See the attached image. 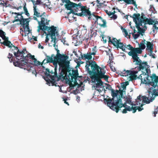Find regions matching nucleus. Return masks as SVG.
Returning <instances> with one entry per match:
<instances>
[{"label":"nucleus","mask_w":158,"mask_h":158,"mask_svg":"<svg viewBox=\"0 0 158 158\" xmlns=\"http://www.w3.org/2000/svg\"><path fill=\"white\" fill-rule=\"evenodd\" d=\"M29 72H32L33 74H34L35 76L37 73H42V72L44 73V76H42L43 78L45 80L47 84L50 85L51 84L52 86H56L55 84L56 80L58 78V77L57 74V70H45V71H43V70H27Z\"/></svg>","instance_id":"obj_1"},{"label":"nucleus","mask_w":158,"mask_h":158,"mask_svg":"<svg viewBox=\"0 0 158 158\" xmlns=\"http://www.w3.org/2000/svg\"><path fill=\"white\" fill-rule=\"evenodd\" d=\"M60 75H59L58 78L57 79L59 80V79L62 78L65 80L69 82V84L73 82V79H79L83 81V77L81 76H79L78 70H61Z\"/></svg>","instance_id":"obj_2"},{"label":"nucleus","mask_w":158,"mask_h":158,"mask_svg":"<svg viewBox=\"0 0 158 158\" xmlns=\"http://www.w3.org/2000/svg\"><path fill=\"white\" fill-rule=\"evenodd\" d=\"M150 70H145L146 73L142 71V73L137 78L141 80L142 83L149 85L154 87H158V76H156L155 74L149 76L148 72Z\"/></svg>","instance_id":"obj_3"},{"label":"nucleus","mask_w":158,"mask_h":158,"mask_svg":"<svg viewBox=\"0 0 158 158\" xmlns=\"http://www.w3.org/2000/svg\"><path fill=\"white\" fill-rule=\"evenodd\" d=\"M155 87H151L148 90V94L147 97L145 96H141L139 95L137 98L136 100V104L138 105V102L139 104H140V102L142 100V102H143L146 103L148 104L151 102H152L155 99V98L156 96H158V90L155 89Z\"/></svg>","instance_id":"obj_4"},{"label":"nucleus","mask_w":158,"mask_h":158,"mask_svg":"<svg viewBox=\"0 0 158 158\" xmlns=\"http://www.w3.org/2000/svg\"><path fill=\"white\" fill-rule=\"evenodd\" d=\"M111 95L113 98L111 99L105 98L104 101L106 102L107 106L114 111H115L119 103L120 99L118 98V96L117 93H115L113 89H111Z\"/></svg>","instance_id":"obj_5"},{"label":"nucleus","mask_w":158,"mask_h":158,"mask_svg":"<svg viewBox=\"0 0 158 158\" xmlns=\"http://www.w3.org/2000/svg\"><path fill=\"white\" fill-rule=\"evenodd\" d=\"M41 20L40 21H38V23L39 25L38 29V31L40 32V30H42L43 31H48L50 32L51 31L52 34L54 32L55 28L54 26L51 27H48L45 25V19L43 17H41Z\"/></svg>","instance_id":"obj_6"},{"label":"nucleus","mask_w":158,"mask_h":158,"mask_svg":"<svg viewBox=\"0 0 158 158\" xmlns=\"http://www.w3.org/2000/svg\"><path fill=\"white\" fill-rule=\"evenodd\" d=\"M69 57L66 55L61 58H59V69H74L73 68L70 67L69 61L67 60Z\"/></svg>","instance_id":"obj_7"},{"label":"nucleus","mask_w":158,"mask_h":158,"mask_svg":"<svg viewBox=\"0 0 158 158\" xmlns=\"http://www.w3.org/2000/svg\"><path fill=\"white\" fill-rule=\"evenodd\" d=\"M25 53L24 51H19L18 60L16 62H14V65L15 66L19 67L21 68H23L22 66L26 65L27 62L25 61V60L23 59L25 56H24Z\"/></svg>","instance_id":"obj_8"},{"label":"nucleus","mask_w":158,"mask_h":158,"mask_svg":"<svg viewBox=\"0 0 158 158\" xmlns=\"http://www.w3.org/2000/svg\"><path fill=\"white\" fill-rule=\"evenodd\" d=\"M91 78L94 81L101 79V76L102 70H87Z\"/></svg>","instance_id":"obj_9"},{"label":"nucleus","mask_w":158,"mask_h":158,"mask_svg":"<svg viewBox=\"0 0 158 158\" xmlns=\"http://www.w3.org/2000/svg\"><path fill=\"white\" fill-rule=\"evenodd\" d=\"M101 67H100L98 66L95 61L91 60L86 61L85 67L86 69H90L89 68V66H90L91 69H104L105 68L107 69V66H104L101 65Z\"/></svg>","instance_id":"obj_10"},{"label":"nucleus","mask_w":158,"mask_h":158,"mask_svg":"<svg viewBox=\"0 0 158 158\" xmlns=\"http://www.w3.org/2000/svg\"><path fill=\"white\" fill-rule=\"evenodd\" d=\"M125 102L124 103L122 102L119 103L118 105L115 112L116 113H118L119 110H120V108L122 107H124L125 109L126 108L129 106L127 105L126 104L128 103L131 105H133V103L132 102L131 97L130 95H128L127 96H125Z\"/></svg>","instance_id":"obj_11"},{"label":"nucleus","mask_w":158,"mask_h":158,"mask_svg":"<svg viewBox=\"0 0 158 158\" xmlns=\"http://www.w3.org/2000/svg\"><path fill=\"white\" fill-rule=\"evenodd\" d=\"M48 31V33H46L45 31H44V33L46 34V39L45 40V41L46 43H47L49 40V38L48 37V35H50V37H51V38L52 39V41H54V44H53L54 47H55L57 41H58V40L56 38V35L57 36L58 35L57 31H56V28H55V30L54 32H53V34H52L51 31Z\"/></svg>","instance_id":"obj_12"},{"label":"nucleus","mask_w":158,"mask_h":158,"mask_svg":"<svg viewBox=\"0 0 158 158\" xmlns=\"http://www.w3.org/2000/svg\"><path fill=\"white\" fill-rule=\"evenodd\" d=\"M133 15V16L130 17L133 18V21L135 24H139L141 26H143L142 23H144L146 19L143 16H140V15L139 13L134 14Z\"/></svg>","instance_id":"obj_13"},{"label":"nucleus","mask_w":158,"mask_h":158,"mask_svg":"<svg viewBox=\"0 0 158 158\" xmlns=\"http://www.w3.org/2000/svg\"><path fill=\"white\" fill-rule=\"evenodd\" d=\"M29 59L32 60L30 61L31 62V64L33 65L38 66L40 65V62L37 60V59L35 58L34 55H32L30 53L27 54L23 58V59L25 60V61L27 62L26 64H27Z\"/></svg>","instance_id":"obj_14"},{"label":"nucleus","mask_w":158,"mask_h":158,"mask_svg":"<svg viewBox=\"0 0 158 158\" xmlns=\"http://www.w3.org/2000/svg\"><path fill=\"white\" fill-rule=\"evenodd\" d=\"M142 49L139 48H134L133 47L131 51L129 52L128 55L132 57L133 60L139 59V57H138L137 54H141L142 52Z\"/></svg>","instance_id":"obj_15"},{"label":"nucleus","mask_w":158,"mask_h":158,"mask_svg":"<svg viewBox=\"0 0 158 158\" xmlns=\"http://www.w3.org/2000/svg\"><path fill=\"white\" fill-rule=\"evenodd\" d=\"M136 62V64L139 65V67L138 69H149L150 66L148 64L146 61L143 62L139 58L134 60L133 62Z\"/></svg>","instance_id":"obj_16"},{"label":"nucleus","mask_w":158,"mask_h":158,"mask_svg":"<svg viewBox=\"0 0 158 158\" xmlns=\"http://www.w3.org/2000/svg\"><path fill=\"white\" fill-rule=\"evenodd\" d=\"M95 24H97L99 25L101 27L103 28H106L107 27L106 22L105 19L100 16L98 17L96 19V21L94 22Z\"/></svg>","instance_id":"obj_17"},{"label":"nucleus","mask_w":158,"mask_h":158,"mask_svg":"<svg viewBox=\"0 0 158 158\" xmlns=\"http://www.w3.org/2000/svg\"><path fill=\"white\" fill-rule=\"evenodd\" d=\"M143 108H141L139 106L133 107V106L131 107L128 106L125 109H123L122 111V112L123 114H126L127 112V111H130L132 110L133 113H135L136 112L137 110H138L139 111H140L143 110Z\"/></svg>","instance_id":"obj_18"},{"label":"nucleus","mask_w":158,"mask_h":158,"mask_svg":"<svg viewBox=\"0 0 158 158\" xmlns=\"http://www.w3.org/2000/svg\"><path fill=\"white\" fill-rule=\"evenodd\" d=\"M81 13H77L75 14L80 16H84L87 15L89 16L91 13V12L89 10L86 8L85 6H82V9H81Z\"/></svg>","instance_id":"obj_19"},{"label":"nucleus","mask_w":158,"mask_h":158,"mask_svg":"<svg viewBox=\"0 0 158 158\" xmlns=\"http://www.w3.org/2000/svg\"><path fill=\"white\" fill-rule=\"evenodd\" d=\"M76 81L74 79H73V81L74 84H73L71 83H70V84H69L70 86L71 87H73L74 86H77L78 87L83 86L82 85H83V82H87V80H84L83 81H82L81 80V79H76Z\"/></svg>","instance_id":"obj_20"},{"label":"nucleus","mask_w":158,"mask_h":158,"mask_svg":"<svg viewBox=\"0 0 158 158\" xmlns=\"http://www.w3.org/2000/svg\"><path fill=\"white\" fill-rule=\"evenodd\" d=\"M71 4L70 6H71V7H72L73 8L76 12H78V11H81V9H82V6L80 3L77 4L76 3L72 2L70 3Z\"/></svg>","instance_id":"obj_21"},{"label":"nucleus","mask_w":158,"mask_h":158,"mask_svg":"<svg viewBox=\"0 0 158 158\" xmlns=\"http://www.w3.org/2000/svg\"><path fill=\"white\" fill-rule=\"evenodd\" d=\"M10 48V49L11 50V52L13 53L17 60H18L19 53V50L18 49V48L17 47H15L14 45H12V48Z\"/></svg>","instance_id":"obj_22"},{"label":"nucleus","mask_w":158,"mask_h":158,"mask_svg":"<svg viewBox=\"0 0 158 158\" xmlns=\"http://www.w3.org/2000/svg\"><path fill=\"white\" fill-rule=\"evenodd\" d=\"M113 72H116L117 73L119 74L121 76H128V74H129V70H123L122 72H120V73H119V72L118 70H112Z\"/></svg>","instance_id":"obj_23"},{"label":"nucleus","mask_w":158,"mask_h":158,"mask_svg":"<svg viewBox=\"0 0 158 158\" xmlns=\"http://www.w3.org/2000/svg\"><path fill=\"white\" fill-rule=\"evenodd\" d=\"M46 58L44 59L43 60V62L44 61H46V63H52L53 62L54 59L55 55L54 54H52L51 55V56H49L46 55Z\"/></svg>","instance_id":"obj_24"},{"label":"nucleus","mask_w":158,"mask_h":158,"mask_svg":"<svg viewBox=\"0 0 158 158\" xmlns=\"http://www.w3.org/2000/svg\"><path fill=\"white\" fill-rule=\"evenodd\" d=\"M81 57L82 59L83 60H91L92 59V54L90 53V52H88L86 54H83V55L81 54Z\"/></svg>","instance_id":"obj_25"},{"label":"nucleus","mask_w":158,"mask_h":158,"mask_svg":"<svg viewBox=\"0 0 158 158\" xmlns=\"http://www.w3.org/2000/svg\"><path fill=\"white\" fill-rule=\"evenodd\" d=\"M154 23V21L152 19L146 18L143 27L145 29V30H146L147 29V27L146 26V24L147 23L149 25H152Z\"/></svg>","instance_id":"obj_26"},{"label":"nucleus","mask_w":158,"mask_h":158,"mask_svg":"<svg viewBox=\"0 0 158 158\" xmlns=\"http://www.w3.org/2000/svg\"><path fill=\"white\" fill-rule=\"evenodd\" d=\"M30 18H28L27 19H24L23 20H21L20 21V24L23 26V27L24 29H25L26 27H28V25H29V19Z\"/></svg>","instance_id":"obj_27"},{"label":"nucleus","mask_w":158,"mask_h":158,"mask_svg":"<svg viewBox=\"0 0 158 158\" xmlns=\"http://www.w3.org/2000/svg\"><path fill=\"white\" fill-rule=\"evenodd\" d=\"M120 39H119L118 40H117L116 38H113L112 40H111L110 37H109V42L110 43V42L112 43L113 45L116 47L117 48H118L117 46L116 45V44H118V43H121L120 42Z\"/></svg>","instance_id":"obj_28"},{"label":"nucleus","mask_w":158,"mask_h":158,"mask_svg":"<svg viewBox=\"0 0 158 158\" xmlns=\"http://www.w3.org/2000/svg\"><path fill=\"white\" fill-rule=\"evenodd\" d=\"M117 44H116V45L117 46L118 49V48L121 49L123 51L126 52L125 50V47L127 45L126 44H123V43H118Z\"/></svg>","instance_id":"obj_29"},{"label":"nucleus","mask_w":158,"mask_h":158,"mask_svg":"<svg viewBox=\"0 0 158 158\" xmlns=\"http://www.w3.org/2000/svg\"><path fill=\"white\" fill-rule=\"evenodd\" d=\"M147 50H149V52L150 53V56H151L152 53L153 52V44L151 43L149 41H147Z\"/></svg>","instance_id":"obj_30"},{"label":"nucleus","mask_w":158,"mask_h":158,"mask_svg":"<svg viewBox=\"0 0 158 158\" xmlns=\"http://www.w3.org/2000/svg\"><path fill=\"white\" fill-rule=\"evenodd\" d=\"M31 1L33 2V4H34L33 8H34V15L36 16L37 17H41L43 15H41L40 12H39L37 11L36 8V6L34 5V3L35 2H34L33 1L31 0Z\"/></svg>","instance_id":"obj_31"},{"label":"nucleus","mask_w":158,"mask_h":158,"mask_svg":"<svg viewBox=\"0 0 158 158\" xmlns=\"http://www.w3.org/2000/svg\"><path fill=\"white\" fill-rule=\"evenodd\" d=\"M96 81H97V83H96L95 87L97 88H98L99 86H101V87H104V85L103 84V82L101 80V79H99L98 80H97ZM104 90L105 91L106 90H105L104 88H103L102 89V90Z\"/></svg>","instance_id":"obj_32"},{"label":"nucleus","mask_w":158,"mask_h":158,"mask_svg":"<svg viewBox=\"0 0 158 158\" xmlns=\"http://www.w3.org/2000/svg\"><path fill=\"white\" fill-rule=\"evenodd\" d=\"M118 1L120 2L121 1H123L127 4H132L134 5L135 6H136L137 5L134 0H118Z\"/></svg>","instance_id":"obj_33"},{"label":"nucleus","mask_w":158,"mask_h":158,"mask_svg":"<svg viewBox=\"0 0 158 158\" xmlns=\"http://www.w3.org/2000/svg\"><path fill=\"white\" fill-rule=\"evenodd\" d=\"M70 4H65V8L67 9L68 10H70V11L68 13V14H69L71 13L74 14V11L72 9V7H71L70 5Z\"/></svg>","instance_id":"obj_34"},{"label":"nucleus","mask_w":158,"mask_h":158,"mask_svg":"<svg viewBox=\"0 0 158 158\" xmlns=\"http://www.w3.org/2000/svg\"><path fill=\"white\" fill-rule=\"evenodd\" d=\"M56 50L57 51V54L56 55V56L55 57L56 58H61L66 55L65 54H61L59 53L60 51L58 49V48H56L55 47H54Z\"/></svg>","instance_id":"obj_35"},{"label":"nucleus","mask_w":158,"mask_h":158,"mask_svg":"<svg viewBox=\"0 0 158 158\" xmlns=\"http://www.w3.org/2000/svg\"><path fill=\"white\" fill-rule=\"evenodd\" d=\"M59 58H56L55 57H54V60L53 61V62H52V63H53V64L54 66V69H57V64H59Z\"/></svg>","instance_id":"obj_36"},{"label":"nucleus","mask_w":158,"mask_h":158,"mask_svg":"<svg viewBox=\"0 0 158 158\" xmlns=\"http://www.w3.org/2000/svg\"><path fill=\"white\" fill-rule=\"evenodd\" d=\"M98 17H99V16L95 15L94 14H92L90 13V15L89 16L88 19L90 20H91L92 19H93L95 21H96V19Z\"/></svg>","instance_id":"obj_37"},{"label":"nucleus","mask_w":158,"mask_h":158,"mask_svg":"<svg viewBox=\"0 0 158 158\" xmlns=\"http://www.w3.org/2000/svg\"><path fill=\"white\" fill-rule=\"evenodd\" d=\"M123 90H120V92L119 93L120 94L118 95V98L120 99L119 103L122 102V98H125V97H124L123 95Z\"/></svg>","instance_id":"obj_38"},{"label":"nucleus","mask_w":158,"mask_h":158,"mask_svg":"<svg viewBox=\"0 0 158 158\" xmlns=\"http://www.w3.org/2000/svg\"><path fill=\"white\" fill-rule=\"evenodd\" d=\"M2 44L4 45L8 46L10 48H12V45H13L12 44H11V42L9 40L7 41H4Z\"/></svg>","instance_id":"obj_39"},{"label":"nucleus","mask_w":158,"mask_h":158,"mask_svg":"<svg viewBox=\"0 0 158 158\" xmlns=\"http://www.w3.org/2000/svg\"><path fill=\"white\" fill-rule=\"evenodd\" d=\"M105 73V72H103L102 71V73L101 76V79L102 78H104L106 81H108L109 77L105 75L104 74Z\"/></svg>","instance_id":"obj_40"},{"label":"nucleus","mask_w":158,"mask_h":158,"mask_svg":"<svg viewBox=\"0 0 158 158\" xmlns=\"http://www.w3.org/2000/svg\"><path fill=\"white\" fill-rule=\"evenodd\" d=\"M140 26H141L140 25V24H136V28H137L139 32L140 33H144V31L145 30V29L144 28V30L143 29H142L140 27Z\"/></svg>","instance_id":"obj_41"},{"label":"nucleus","mask_w":158,"mask_h":158,"mask_svg":"<svg viewBox=\"0 0 158 158\" xmlns=\"http://www.w3.org/2000/svg\"><path fill=\"white\" fill-rule=\"evenodd\" d=\"M7 58L9 59V61L10 62H13V63H14V62H16L15 60L13 58V55L12 54L9 53Z\"/></svg>","instance_id":"obj_42"},{"label":"nucleus","mask_w":158,"mask_h":158,"mask_svg":"<svg viewBox=\"0 0 158 158\" xmlns=\"http://www.w3.org/2000/svg\"><path fill=\"white\" fill-rule=\"evenodd\" d=\"M158 27L155 24H153L152 27V31L154 34H156L158 31Z\"/></svg>","instance_id":"obj_43"},{"label":"nucleus","mask_w":158,"mask_h":158,"mask_svg":"<svg viewBox=\"0 0 158 158\" xmlns=\"http://www.w3.org/2000/svg\"><path fill=\"white\" fill-rule=\"evenodd\" d=\"M145 44V42L142 41L139 45V48L142 50L144 49L146 47L145 45L144 44Z\"/></svg>","instance_id":"obj_44"},{"label":"nucleus","mask_w":158,"mask_h":158,"mask_svg":"<svg viewBox=\"0 0 158 158\" xmlns=\"http://www.w3.org/2000/svg\"><path fill=\"white\" fill-rule=\"evenodd\" d=\"M26 4L25 3V5H24L23 7V9L24 11V13L26 15H27V16L29 17L30 16V14L28 12L26 6Z\"/></svg>","instance_id":"obj_45"},{"label":"nucleus","mask_w":158,"mask_h":158,"mask_svg":"<svg viewBox=\"0 0 158 158\" xmlns=\"http://www.w3.org/2000/svg\"><path fill=\"white\" fill-rule=\"evenodd\" d=\"M92 51H93V52H90L91 54L93 55H95L97 52V47L95 46L93 48H92Z\"/></svg>","instance_id":"obj_46"},{"label":"nucleus","mask_w":158,"mask_h":158,"mask_svg":"<svg viewBox=\"0 0 158 158\" xmlns=\"http://www.w3.org/2000/svg\"><path fill=\"white\" fill-rule=\"evenodd\" d=\"M129 74H128V75H136V74L138 73L137 71H131L130 70H129Z\"/></svg>","instance_id":"obj_47"},{"label":"nucleus","mask_w":158,"mask_h":158,"mask_svg":"<svg viewBox=\"0 0 158 158\" xmlns=\"http://www.w3.org/2000/svg\"><path fill=\"white\" fill-rule=\"evenodd\" d=\"M158 113V106L156 108L154 109V111H153V114H154V116L156 117V114Z\"/></svg>","instance_id":"obj_48"},{"label":"nucleus","mask_w":158,"mask_h":158,"mask_svg":"<svg viewBox=\"0 0 158 158\" xmlns=\"http://www.w3.org/2000/svg\"><path fill=\"white\" fill-rule=\"evenodd\" d=\"M105 84L106 85V89H107L111 90V89H112V87L111 85L107 83H105Z\"/></svg>","instance_id":"obj_49"},{"label":"nucleus","mask_w":158,"mask_h":158,"mask_svg":"<svg viewBox=\"0 0 158 158\" xmlns=\"http://www.w3.org/2000/svg\"><path fill=\"white\" fill-rule=\"evenodd\" d=\"M121 29L123 31V32L125 34V36L127 37L128 35V32L127 30L125 28H123L122 27Z\"/></svg>","instance_id":"obj_50"},{"label":"nucleus","mask_w":158,"mask_h":158,"mask_svg":"<svg viewBox=\"0 0 158 158\" xmlns=\"http://www.w3.org/2000/svg\"><path fill=\"white\" fill-rule=\"evenodd\" d=\"M126 48L128 50H130V51H131L133 48V47L130 44H128L127 45V46L125 47V49Z\"/></svg>","instance_id":"obj_51"},{"label":"nucleus","mask_w":158,"mask_h":158,"mask_svg":"<svg viewBox=\"0 0 158 158\" xmlns=\"http://www.w3.org/2000/svg\"><path fill=\"white\" fill-rule=\"evenodd\" d=\"M137 76L136 75H131L129 77V78L131 80H135L137 78Z\"/></svg>","instance_id":"obj_52"},{"label":"nucleus","mask_w":158,"mask_h":158,"mask_svg":"<svg viewBox=\"0 0 158 158\" xmlns=\"http://www.w3.org/2000/svg\"><path fill=\"white\" fill-rule=\"evenodd\" d=\"M46 63V61H44V62H43V61H42V62L41 63L40 62V64L39 65L41 66H42L44 68V69H48V68H46L44 66H43V64H44V65H45V64L47 63Z\"/></svg>","instance_id":"obj_53"},{"label":"nucleus","mask_w":158,"mask_h":158,"mask_svg":"<svg viewBox=\"0 0 158 158\" xmlns=\"http://www.w3.org/2000/svg\"><path fill=\"white\" fill-rule=\"evenodd\" d=\"M5 35V33L2 30H0V36L2 38L4 37Z\"/></svg>","instance_id":"obj_54"},{"label":"nucleus","mask_w":158,"mask_h":158,"mask_svg":"<svg viewBox=\"0 0 158 158\" xmlns=\"http://www.w3.org/2000/svg\"><path fill=\"white\" fill-rule=\"evenodd\" d=\"M65 38H62V39H61L62 42L64 44H65L67 45H68V43L65 40Z\"/></svg>","instance_id":"obj_55"},{"label":"nucleus","mask_w":158,"mask_h":158,"mask_svg":"<svg viewBox=\"0 0 158 158\" xmlns=\"http://www.w3.org/2000/svg\"><path fill=\"white\" fill-rule=\"evenodd\" d=\"M37 41V38L35 36H32V38H31L30 40V41Z\"/></svg>","instance_id":"obj_56"},{"label":"nucleus","mask_w":158,"mask_h":158,"mask_svg":"<svg viewBox=\"0 0 158 158\" xmlns=\"http://www.w3.org/2000/svg\"><path fill=\"white\" fill-rule=\"evenodd\" d=\"M132 35L135 39H137L139 36V34H132Z\"/></svg>","instance_id":"obj_57"},{"label":"nucleus","mask_w":158,"mask_h":158,"mask_svg":"<svg viewBox=\"0 0 158 158\" xmlns=\"http://www.w3.org/2000/svg\"><path fill=\"white\" fill-rule=\"evenodd\" d=\"M112 16L110 17V18L114 20L116 19L117 18V16L116 15H112Z\"/></svg>","instance_id":"obj_58"},{"label":"nucleus","mask_w":158,"mask_h":158,"mask_svg":"<svg viewBox=\"0 0 158 158\" xmlns=\"http://www.w3.org/2000/svg\"><path fill=\"white\" fill-rule=\"evenodd\" d=\"M2 39L4 40V41H7L8 40V37H7L6 36H5L4 37H3L2 38Z\"/></svg>","instance_id":"obj_59"},{"label":"nucleus","mask_w":158,"mask_h":158,"mask_svg":"<svg viewBox=\"0 0 158 158\" xmlns=\"http://www.w3.org/2000/svg\"><path fill=\"white\" fill-rule=\"evenodd\" d=\"M105 12L109 16H111V12L110 11H108L107 10H105Z\"/></svg>","instance_id":"obj_60"},{"label":"nucleus","mask_w":158,"mask_h":158,"mask_svg":"<svg viewBox=\"0 0 158 158\" xmlns=\"http://www.w3.org/2000/svg\"><path fill=\"white\" fill-rule=\"evenodd\" d=\"M67 4H70L72 3V2H71L70 0H63Z\"/></svg>","instance_id":"obj_61"},{"label":"nucleus","mask_w":158,"mask_h":158,"mask_svg":"<svg viewBox=\"0 0 158 158\" xmlns=\"http://www.w3.org/2000/svg\"><path fill=\"white\" fill-rule=\"evenodd\" d=\"M17 18V19H15V20L13 21V23H14L15 22H18L19 21L20 22V20L18 18L17 16L15 17V18Z\"/></svg>","instance_id":"obj_62"},{"label":"nucleus","mask_w":158,"mask_h":158,"mask_svg":"<svg viewBox=\"0 0 158 158\" xmlns=\"http://www.w3.org/2000/svg\"><path fill=\"white\" fill-rule=\"evenodd\" d=\"M41 3V1L40 0H37L36 3H35V5H38L40 4Z\"/></svg>","instance_id":"obj_63"},{"label":"nucleus","mask_w":158,"mask_h":158,"mask_svg":"<svg viewBox=\"0 0 158 158\" xmlns=\"http://www.w3.org/2000/svg\"><path fill=\"white\" fill-rule=\"evenodd\" d=\"M39 48H41V49H44V47L41 46L40 44H39L38 46Z\"/></svg>","instance_id":"obj_64"}]
</instances>
